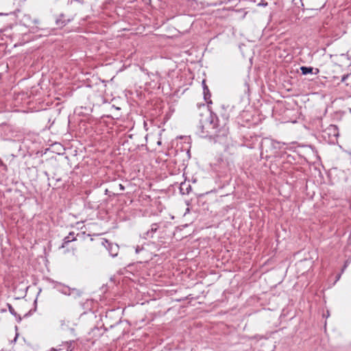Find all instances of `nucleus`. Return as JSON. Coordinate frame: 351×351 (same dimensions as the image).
<instances>
[{
	"label": "nucleus",
	"mask_w": 351,
	"mask_h": 351,
	"mask_svg": "<svg viewBox=\"0 0 351 351\" xmlns=\"http://www.w3.org/2000/svg\"><path fill=\"white\" fill-rule=\"evenodd\" d=\"M227 122V118L220 120L211 112L206 123L200 126V136L207 138L214 143H227L229 134Z\"/></svg>",
	"instance_id": "f257e3e1"
},
{
	"label": "nucleus",
	"mask_w": 351,
	"mask_h": 351,
	"mask_svg": "<svg viewBox=\"0 0 351 351\" xmlns=\"http://www.w3.org/2000/svg\"><path fill=\"white\" fill-rule=\"evenodd\" d=\"M282 143L280 142L274 141L271 138H265L262 140L261 143V148L262 151L265 149V151L267 152L268 149H281Z\"/></svg>",
	"instance_id": "f03ea898"
},
{
	"label": "nucleus",
	"mask_w": 351,
	"mask_h": 351,
	"mask_svg": "<svg viewBox=\"0 0 351 351\" xmlns=\"http://www.w3.org/2000/svg\"><path fill=\"white\" fill-rule=\"evenodd\" d=\"M323 136L324 138L328 137L329 141L334 143L339 136V129L337 126L335 125H330L323 131Z\"/></svg>",
	"instance_id": "7ed1b4c3"
},
{
	"label": "nucleus",
	"mask_w": 351,
	"mask_h": 351,
	"mask_svg": "<svg viewBox=\"0 0 351 351\" xmlns=\"http://www.w3.org/2000/svg\"><path fill=\"white\" fill-rule=\"evenodd\" d=\"M102 245L106 248L112 257H116L118 255L119 247L117 244L112 243L108 240L104 239Z\"/></svg>",
	"instance_id": "20e7f679"
},
{
	"label": "nucleus",
	"mask_w": 351,
	"mask_h": 351,
	"mask_svg": "<svg viewBox=\"0 0 351 351\" xmlns=\"http://www.w3.org/2000/svg\"><path fill=\"white\" fill-rule=\"evenodd\" d=\"M53 287L64 295H71V289L60 282H55Z\"/></svg>",
	"instance_id": "39448f33"
},
{
	"label": "nucleus",
	"mask_w": 351,
	"mask_h": 351,
	"mask_svg": "<svg viewBox=\"0 0 351 351\" xmlns=\"http://www.w3.org/2000/svg\"><path fill=\"white\" fill-rule=\"evenodd\" d=\"M64 14H60L56 19V24L58 27H63L71 21V19H64Z\"/></svg>",
	"instance_id": "423d86ee"
},
{
	"label": "nucleus",
	"mask_w": 351,
	"mask_h": 351,
	"mask_svg": "<svg viewBox=\"0 0 351 351\" xmlns=\"http://www.w3.org/2000/svg\"><path fill=\"white\" fill-rule=\"evenodd\" d=\"M300 71L302 75H306L308 74L317 75L319 73V69L317 68H313L312 66H302Z\"/></svg>",
	"instance_id": "0eeeda50"
},
{
	"label": "nucleus",
	"mask_w": 351,
	"mask_h": 351,
	"mask_svg": "<svg viewBox=\"0 0 351 351\" xmlns=\"http://www.w3.org/2000/svg\"><path fill=\"white\" fill-rule=\"evenodd\" d=\"M312 10H320L326 5L327 0H310Z\"/></svg>",
	"instance_id": "6e6552de"
},
{
	"label": "nucleus",
	"mask_w": 351,
	"mask_h": 351,
	"mask_svg": "<svg viewBox=\"0 0 351 351\" xmlns=\"http://www.w3.org/2000/svg\"><path fill=\"white\" fill-rule=\"evenodd\" d=\"M149 76L151 80L153 82H155L154 86L158 85V88H160V85H161V83H160L161 76L160 75V74L158 72H156L155 73H152L151 74H149Z\"/></svg>",
	"instance_id": "1a4fd4ad"
},
{
	"label": "nucleus",
	"mask_w": 351,
	"mask_h": 351,
	"mask_svg": "<svg viewBox=\"0 0 351 351\" xmlns=\"http://www.w3.org/2000/svg\"><path fill=\"white\" fill-rule=\"evenodd\" d=\"M191 190V186L189 183L185 182H182L180 186V193L182 195H188Z\"/></svg>",
	"instance_id": "9d476101"
},
{
	"label": "nucleus",
	"mask_w": 351,
	"mask_h": 351,
	"mask_svg": "<svg viewBox=\"0 0 351 351\" xmlns=\"http://www.w3.org/2000/svg\"><path fill=\"white\" fill-rule=\"evenodd\" d=\"M74 232H69V235L65 237L63 239V243L61 245V247H64L66 245H68L70 242L75 241L76 237H75Z\"/></svg>",
	"instance_id": "9b49d317"
},
{
	"label": "nucleus",
	"mask_w": 351,
	"mask_h": 351,
	"mask_svg": "<svg viewBox=\"0 0 351 351\" xmlns=\"http://www.w3.org/2000/svg\"><path fill=\"white\" fill-rule=\"evenodd\" d=\"M158 228V225L156 223H153L152 225V227H151L150 230H147L145 233L144 238L145 239L153 238V234L157 231Z\"/></svg>",
	"instance_id": "f8f14e48"
},
{
	"label": "nucleus",
	"mask_w": 351,
	"mask_h": 351,
	"mask_svg": "<svg viewBox=\"0 0 351 351\" xmlns=\"http://www.w3.org/2000/svg\"><path fill=\"white\" fill-rule=\"evenodd\" d=\"M202 85H203V88H204V97L205 101H206L208 104H212L211 100L208 101V100L210 99V98L211 97V94L209 91L208 86L206 85L204 80L202 82Z\"/></svg>",
	"instance_id": "ddd939ff"
},
{
	"label": "nucleus",
	"mask_w": 351,
	"mask_h": 351,
	"mask_svg": "<svg viewBox=\"0 0 351 351\" xmlns=\"http://www.w3.org/2000/svg\"><path fill=\"white\" fill-rule=\"evenodd\" d=\"M75 341H69L66 342V351H72L75 348Z\"/></svg>",
	"instance_id": "4468645a"
},
{
	"label": "nucleus",
	"mask_w": 351,
	"mask_h": 351,
	"mask_svg": "<svg viewBox=\"0 0 351 351\" xmlns=\"http://www.w3.org/2000/svg\"><path fill=\"white\" fill-rule=\"evenodd\" d=\"M7 306H8V310H9L10 313L12 315H14V316H17V313H16V312L14 311V308L12 307V306L10 304H9V303H8V304H7Z\"/></svg>",
	"instance_id": "2eb2a0df"
},
{
	"label": "nucleus",
	"mask_w": 351,
	"mask_h": 351,
	"mask_svg": "<svg viewBox=\"0 0 351 351\" xmlns=\"http://www.w3.org/2000/svg\"><path fill=\"white\" fill-rule=\"evenodd\" d=\"M0 167L5 171H8L7 165L2 161V160L0 158Z\"/></svg>",
	"instance_id": "dca6fc26"
},
{
	"label": "nucleus",
	"mask_w": 351,
	"mask_h": 351,
	"mask_svg": "<svg viewBox=\"0 0 351 351\" xmlns=\"http://www.w3.org/2000/svg\"><path fill=\"white\" fill-rule=\"evenodd\" d=\"M349 74L343 75L341 77V82H346V80L349 77Z\"/></svg>",
	"instance_id": "f3484780"
},
{
	"label": "nucleus",
	"mask_w": 351,
	"mask_h": 351,
	"mask_svg": "<svg viewBox=\"0 0 351 351\" xmlns=\"http://www.w3.org/2000/svg\"><path fill=\"white\" fill-rule=\"evenodd\" d=\"M143 249V247H141L139 246H137L136 247V254L139 253Z\"/></svg>",
	"instance_id": "a211bd4d"
},
{
	"label": "nucleus",
	"mask_w": 351,
	"mask_h": 351,
	"mask_svg": "<svg viewBox=\"0 0 351 351\" xmlns=\"http://www.w3.org/2000/svg\"><path fill=\"white\" fill-rule=\"evenodd\" d=\"M267 5H268L267 2H264V1H262L261 3H259L258 4V5H262L264 7H266Z\"/></svg>",
	"instance_id": "6ab92c4d"
},
{
	"label": "nucleus",
	"mask_w": 351,
	"mask_h": 351,
	"mask_svg": "<svg viewBox=\"0 0 351 351\" xmlns=\"http://www.w3.org/2000/svg\"><path fill=\"white\" fill-rule=\"evenodd\" d=\"M14 317H16V321L19 323L21 322L22 318H21V317L19 314H17V316H14Z\"/></svg>",
	"instance_id": "aec40b11"
},
{
	"label": "nucleus",
	"mask_w": 351,
	"mask_h": 351,
	"mask_svg": "<svg viewBox=\"0 0 351 351\" xmlns=\"http://www.w3.org/2000/svg\"><path fill=\"white\" fill-rule=\"evenodd\" d=\"M348 261H346V262L344 263V265H343V268H342L341 272H343V271H344V270L346 269V268L348 267Z\"/></svg>",
	"instance_id": "412c9836"
},
{
	"label": "nucleus",
	"mask_w": 351,
	"mask_h": 351,
	"mask_svg": "<svg viewBox=\"0 0 351 351\" xmlns=\"http://www.w3.org/2000/svg\"><path fill=\"white\" fill-rule=\"evenodd\" d=\"M119 189H120L121 191H124V190H125V186H124L123 184H119Z\"/></svg>",
	"instance_id": "4be33fe9"
},
{
	"label": "nucleus",
	"mask_w": 351,
	"mask_h": 351,
	"mask_svg": "<svg viewBox=\"0 0 351 351\" xmlns=\"http://www.w3.org/2000/svg\"><path fill=\"white\" fill-rule=\"evenodd\" d=\"M119 323V321H117L115 322L114 324H110V328H113L115 325L118 324Z\"/></svg>",
	"instance_id": "5701e85b"
},
{
	"label": "nucleus",
	"mask_w": 351,
	"mask_h": 351,
	"mask_svg": "<svg viewBox=\"0 0 351 351\" xmlns=\"http://www.w3.org/2000/svg\"><path fill=\"white\" fill-rule=\"evenodd\" d=\"M50 351H58V350L55 348H51V350Z\"/></svg>",
	"instance_id": "b1692460"
},
{
	"label": "nucleus",
	"mask_w": 351,
	"mask_h": 351,
	"mask_svg": "<svg viewBox=\"0 0 351 351\" xmlns=\"http://www.w3.org/2000/svg\"><path fill=\"white\" fill-rule=\"evenodd\" d=\"M56 181H60V178L56 179Z\"/></svg>",
	"instance_id": "393cba45"
},
{
	"label": "nucleus",
	"mask_w": 351,
	"mask_h": 351,
	"mask_svg": "<svg viewBox=\"0 0 351 351\" xmlns=\"http://www.w3.org/2000/svg\"><path fill=\"white\" fill-rule=\"evenodd\" d=\"M108 189H106V194H107V193H108Z\"/></svg>",
	"instance_id": "a878e982"
},
{
	"label": "nucleus",
	"mask_w": 351,
	"mask_h": 351,
	"mask_svg": "<svg viewBox=\"0 0 351 351\" xmlns=\"http://www.w3.org/2000/svg\"><path fill=\"white\" fill-rule=\"evenodd\" d=\"M300 2H302V0H300Z\"/></svg>",
	"instance_id": "bb28decb"
}]
</instances>
